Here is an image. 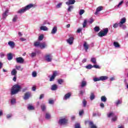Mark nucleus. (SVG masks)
<instances>
[{
  "mask_svg": "<svg viewBox=\"0 0 128 128\" xmlns=\"http://www.w3.org/2000/svg\"><path fill=\"white\" fill-rule=\"evenodd\" d=\"M83 114H84V110H81L79 112L80 116H82Z\"/></svg>",
  "mask_w": 128,
  "mask_h": 128,
  "instance_id": "680f3d73",
  "label": "nucleus"
},
{
  "mask_svg": "<svg viewBox=\"0 0 128 128\" xmlns=\"http://www.w3.org/2000/svg\"><path fill=\"white\" fill-rule=\"evenodd\" d=\"M122 4H124V0H122L120 2H119V4L118 5V8L119 6H122Z\"/></svg>",
  "mask_w": 128,
  "mask_h": 128,
  "instance_id": "052dcab7",
  "label": "nucleus"
},
{
  "mask_svg": "<svg viewBox=\"0 0 128 128\" xmlns=\"http://www.w3.org/2000/svg\"><path fill=\"white\" fill-rule=\"evenodd\" d=\"M74 38L73 36H71L66 40V42L69 44H74Z\"/></svg>",
  "mask_w": 128,
  "mask_h": 128,
  "instance_id": "9d476101",
  "label": "nucleus"
},
{
  "mask_svg": "<svg viewBox=\"0 0 128 128\" xmlns=\"http://www.w3.org/2000/svg\"><path fill=\"white\" fill-rule=\"evenodd\" d=\"M41 108L43 112H44L46 110V106L44 104H42L41 105Z\"/></svg>",
  "mask_w": 128,
  "mask_h": 128,
  "instance_id": "7c9ffc66",
  "label": "nucleus"
},
{
  "mask_svg": "<svg viewBox=\"0 0 128 128\" xmlns=\"http://www.w3.org/2000/svg\"><path fill=\"white\" fill-rule=\"evenodd\" d=\"M26 8H23L22 9H20L18 11V14H24V12H26Z\"/></svg>",
  "mask_w": 128,
  "mask_h": 128,
  "instance_id": "a211bd4d",
  "label": "nucleus"
},
{
  "mask_svg": "<svg viewBox=\"0 0 128 128\" xmlns=\"http://www.w3.org/2000/svg\"><path fill=\"white\" fill-rule=\"evenodd\" d=\"M52 76H54V77L56 78V76H58V72H56V71H54Z\"/></svg>",
  "mask_w": 128,
  "mask_h": 128,
  "instance_id": "37998d69",
  "label": "nucleus"
},
{
  "mask_svg": "<svg viewBox=\"0 0 128 128\" xmlns=\"http://www.w3.org/2000/svg\"><path fill=\"white\" fill-rule=\"evenodd\" d=\"M34 46H40V48H46L47 44L46 42H43L40 44L39 42H34Z\"/></svg>",
  "mask_w": 128,
  "mask_h": 128,
  "instance_id": "f03ea898",
  "label": "nucleus"
},
{
  "mask_svg": "<svg viewBox=\"0 0 128 128\" xmlns=\"http://www.w3.org/2000/svg\"><path fill=\"white\" fill-rule=\"evenodd\" d=\"M48 104H54V100H50L49 101H48Z\"/></svg>",
  "mask_w": 128,
  "mask_h": 128,
  "instance_id": "13d9d810",
  "label": "nucleus"
},
{
  "mask_svg": "<svg viewBox=\"0 0 128 128\" xmlns=\"http://www.w3.org/2000/svg\"><path fill=\"white\" fill-rule=\"evenodd\" d=\"M12 116V114H8L6 115V118H10Z\"/></svg>",
  "mask_w": 128,
  "mask_h": 128,
  "instance_id": "bf43d9fd",
  "label": "nucleus"
},
{
  "mask_svg": "<svg viewBox=\"0 0 128 128\" xmlns=\"http://www.w3.org/2000/svg\"><path fill=\"white\" fill-rule=\"evenodd\" d=\"M8 60H12V53H10L8 54Z\"/></svg>",
  "mask_w": 128,
  "mask_h": 128,
  "instance_id": "5701e85b",
  "label": "nucleus"
},
{
  "mask_svg": "<svg viewBox=\"0 0 128 128\" xmlns=\"http://www.w3.org/2000/svg\"><path fill=\"white\" fill-rule=\"evenodd\" d=\"M30 96H32V93H30V92H26L24 94V100H28V98H30Z\"/></svg>",
  "mask_w": 128,
  "mask_h": 128,
  "instance_id": "39448f33",
  "label": "nucleus"
},
{
  "mask_svg": "<svg viewBox=\"0 0 128 128\" xmlns=\"http://www.w3.org/2000/svg\"><path fill=\"white\" fill-rule=\"evenodd\" d=\"M126 18L124 17L121 18L120 22L118 23L119 26H120V28L122 27V24H126Z\"/></svg>",
  "mask_w": 128,
  "mask_h": 128,
  "instance_id": "20e7f679",
  "label": "nucleus"
},
{
  "mask_svg": "<svg viewBox=\"0 0 128 128\" xmlns=\"http://www.w3.org/2000/svg\"><path fill=\"white\" fill-rule=\"evenodd\" d=\"M44 96V94H41L40 96V100H42V98H43Z\"/></svg>",
  "mask_w": 128,
  "mask_h": 128,
  "instance_id": "0e129e2a",
  "label": "nucleus"
},
{
  "mask_svg": "<svg viewBox=\"0 0 128 128\" xmlns=\"http://www.w3.org/2000/svg\"><path fill=\"white\" fill-rule=\"evenodd\" d=\"M75 118H76V116H72V117H71V120H74Z\"/></svg>",
  "mask_w": 128,
  "mask_h": 128,
  "instance_id": "774afa93",
  "label": "nucleus"
},
{
  "mask_svg": "<svg viewBox=\"0 0 128 128\" xmlns=\"http://www.w3.org/2000/svg\"><path fill=\"white\" fill-rule=\"evenodd\" d=\"M16 20H18V16L15 15L14 16L13 19H12V22H16Z\"/></svg>",
  "mask_w": 128,
  "mask_h": 128,
  "instance_id": "f704fd0d",
  "label": "nucleus"
},
{
  "mask_svg": "<svg viewBox=\"0 0 128 128\" xmlns=\"http://www.w3.org/2000/svg\"><path fill=\"white\" fill-rule=\"evenodd\" d=\"M86 68L88 69V70H90V68H92L93 66L92 64H88V66H86Z\"/></svg>",
  "mask_w": 128,
  "mask_h": 128,
  "instance_id": "4c0bfd02",
  "label": "nucleus"
},
{
  "mask_svg": "<svg viewBox=\"0 0 128 128\" xmlns=\"http://www.w3.org/2000/svg\"><path fill=\"white\" fill-rule=\"evenodd\" d=\"M76 2V0H69L68 1L66 2V4L67 6H70V4H74Z\"/></svg>",
  "mask_w": 128,
  "mask_h": 128,
  "instance_id": "f8f14e48",
  "label": "nucleus"
},
{
  "mask_svg": "<svg viewBox=\"0 0 128 128\" xmlns=\"http://www.w3.org/2000/svg\"><path fill=\"white\" fill-rule=\"evenodd\" d=\"M108 78V76H100V80L104 82V80H106Z\"/></svg>",
  "mask_w": 128,
  "mask_h": 128,
  "instance_id": "aec40b11",
  "label": "nucleus"
},
{
  "mask_svg": "<svg viewBox=\"0 0 128 128\" xmlns=\"http://www.w3.org/2000/svg\"><path fill=\"white\" fill-rule=\"evenodd\" d=\"M8 44L12 48H14V46H16V44H14V42L12 41H9L8 42Z\"/></svg>",
  "mask_w": 128,
  "mask_h": 128,
  "instance_id": "4468645a",
  "label": "nucleus"
},
{
  "mask_svg": "<svg viewBox=\"0 0 128 128\" xmlns=\"http://www.w3.org/2000/svg\"><path fill=\"white\" fill-rule=\"evenodd\" d=\"M64 82V80L62 79H60L58 80V83L59 84H62Z\"/></svg>",
  "mask_w": 128,
  "mask_h": 128,
  "instance_id": "a18cd8bd",
  "label": "nucleus"
},
{
  "mask_svg": "<svg viewBox=\"0 0 128 128\" xmlns=\"http://www.w3.org/2000/svg\"><path fill=\"white\" fill-rule=\"evenodd\" d=\"M74 9V6H70L68 10V12H72V10Z\"/></svg>",
  "mask_w": 128,
  "mask_h": 128,
  "instance_id": "e433bc0d",
  "label": "nucleus"
},
{
  "mask_svg": "<svg viewBox=\"0 0 128 128\" xmlns=\"http://www.w3.org/2000/svg\"><path fill=\"white\" fill-rule=\"evenodd\" d=\"M26 38H20V40L21 41V42H26Z\"/></svg>",
  "mask_w": 128,
  "mask_h": 128,
  "instance_id": "69168bd1",
  "label": "nucleus"
},
{
  "mask_svg": "<svg viewBox=\"0 0 128 128\" xmlns=\"http://www.w3.org/2000/svg\"><path fill=\"white\" fill-rule=\"evenodd\" d=\"M82 104H83L84 106L86 107V100H84L82 101Z\"/></svg>",
  "mask_w": 128,
  "mask_h": 128,
  "instance_id": "8fccbe9b",
  "label": "nucleus"
},
{
  "mask_svg": "<svg viewBox=\"0 0 128 128\" xmlns=\"http://www.w3.org/2000/svg\"><path fill=\"white\" fill-rule=\"evenodd\" d=\"M116 114H114V112H110L107 114L108 118H112Z\"/></svg>",
  "mask_w": 128,
  "mask_h": 128,
  "instance_id": "412c9836",
  "label": "nucleus"
},
{
  "mask_svg": "<svg viewBox=\"0 0 128 128\" xmlns=\"http://www.w3.org/2000/svg\"><path fill=\"white\" fill-rule=\"evenodd\" d=\"M104 10V7L102 6H100L98 7L96 9V12H95L94 14H98L99 12H102Z\"/></svg>",
  "mask_w": 128,
  "mask_h": 128,
  "instance_id": "9b49d317",
  "label": "nucleus"
},
{
  "mask_svg": "<svg viewBox=\"0 0 128 128\" xmlns=\"http://www.w3.org/2000/svg\"><path fill=\"white\" fill-rule=\"evenodd\" d=\"M36 56V52H32L30 54V56L32 58H34Z\"/></svg>",
  "mask_w": 128,
  "mask_h": 128,
  "instance_id": "de8ad7c7",
  "label": "nucleus"
},
{
  "mask_svg": "<svg viewBox=\"0 0 128 128\" xmlns=\"http://www.w3.org/2000/svg\"><path fill=\"white\" fill-rule=\"evenodd\" d=\"M118 120V116H114L112 118V122H116Z\"/></svg>",
  "mask_w": 128,
  "mask_h": 128,
  "instance_id": "c756f323",
  "label": "nucleus"
},
{
  "mask_svg": "<svg viewBox=\"0 0 128 128\" xmlns=\"http://www.w3.org/2000/svg\"><path fill=\"white\" fill-rule=\"evenodd\" d=\"M93 68H100L98 65H96V64L94 65Z\"/></svg>",
  "mask_w": 128,
  "mask_h": 128,
  "instance_id": "4d7b16f0",
  "label": "nucleus"
},
{
  "mask_svg": "<svg viewBox=\"0 0 128 128\" xmlns=\"http://www.w3.org/2000/svg\"><path fill=\"white\" fill-rule=\"evenodd\" d=\"M84 10H80V16H82V14H84Z\"/></svg>",
  "mask_w": 128,
  "mask_h": 128,
  "instance_id": "09e8293b",
  "label": "nucleus"
},
{
  "mask_svg": "<svg viewBox=\"0 0 128 128\" xmlns=\"http://www.w3.org/2000/svg\"><path fill=\"white\" fill-rule=\"evenodd\" d=\"M32 76H33V78H36V72H32Z\"/></svg>",
  "mask_w": 128,
  "mask_h": 128,
  "instance_id": "603ef678",
  "label": "nucleus"
},
{
  "mask_svg": "<svg viewBox=\"0 0 128 128\" xmlns=\"http://www.w3.org/2000/svg\"><path fill=\"white\" fill-rule=\"evenodd\" d=\"M122 104V100H118L115 102V104L116 106H118L119 104Z\"/></svg>",
  "mask_w": 128,
  "mask_h": 128,
  "instance_id": "cd10ccee",
  "label": "nucleus"
},
{
  "mask_svg": "<svg viewBox=\"0 0 128 128\" xmlns=\"http://www.w3.org/2000/svg\"><path fill=\"white\" fill-rule=\"evenodd\" d=\"M93 80H94V82H100V77L95 78L93 79Z\"/></svg>",
  "mask_w": 128,
  "mask_h": 128,
  "instance_id": "58836bf2",
  "label": "nucleus"
},
{
  "mask_svg": "<svg viewBox=\"0 0 128 128\" xmlns=\"http://www.w3.org/2000/svg\"><path fill=\"white\" fill-rule=\"evenodd\" d=\"M58 32V26H54L52 28L50 34H56Z\"/></svg>",
  "mask_w": 128,
  "mask_h": 128,
  "instance_id": "6e6552de",
  "label": "nucleus"
},
{
  "mask_svg": "<svg viewBox=\"0 0 128 128\" xmlns=\"http://www.w3.org/2000/svg\"><path fill=\"white\" fill-rule=\"evenodd\" d=\"M96 98V96H94V94L92 92L91 93L90 96V100H94V98Z\"/></svg>",
  "mask_w": 128,
  "mask_h": 128,
  "instance_id": "a878e982",
  "label": "nucleus"
},
{
  "mask_svg": "<svg viewBox=\"0 0 128 128\" xmlns=\"http://www.w3.org/2000/svg\"><path fill=\"white\" fill-rule=\"evenodd\" d=\"M55 78H56V77L52 75V76L50 78V81L54 82Z\"/></svg>",
  "mask_w": 128,
  "mask_h": 128,
  "instance_id": "c03bdc74",
  "label": "nucleus"
},
{
  "mask_svg": "<svg viewBox=\"0 0 128 128\" xmlns=\"http://www.w3.org/2000/svg\"><path fill=\"white\" fill-rule=\"evenodd\" d=\"M11 104H16V99L12 98L11 100Z\"/></svg>",
  "mask_w": 128,
  "mask_h": 128,
  "instance_id": "3c124183",
  "label": "nucleus"
},
{
  "mask_svg": "<svg viewBox=\"0 0 128 128\" xmlns=\"http://www.w3.org/2000/svg\"><path fill=\"white\" fill-rule=\"evenodd\" d=\"M114 46H115V48H120V46L118 42H114Z\"/></svg>",
  "mask_w": 128,
  "mask_h": 128,
  "instance_id": "2f4dec72",
  "label": "nucleus"
},
{
  "mask_svg": "<svg viewBox=\"0 0 128 128\" xmlns=\"http://www.w3.org/2000/svg\"><path fill=\"white\" fill-rule=\"evenodd\" d=\"M40 30H44V32H48V28L46 26H41L40 27Z\"/></svg>",
  "mask_w": 128,
  "mask_h": 128,
  "instance_id": "f3484780",
  "label": "nucleus"
},
{
  "mask_svg": "<svg viewBox=\"0 0 128 128\" xmlns=\"http://www.w3.org/2000/svg\"><path fill=\"white\" fill-rule=\"evenodd\" d=\"M62 3H59L56 6V8H62Z\"/></svg>",
  "mask_w": 128,
  "mask_h": 128,
  "instance_id": "ea45409f",
  "label": "nucleus"
},
{
  "mask_svg": "<svg viewBox=\"0 0 128 128\" xmlns=\"http://www.w3.org/2000/svg\"><path fill=\"white\" fill-rule=\"evenodd\" d=\"M86 22H88V21L86 20H85L83 23V28H84L86 26Z\"/></svg>",
  "mask_w": 128,
  "mask_h": 128,
  "instance_id": "49530a36",
  "label": "nucleus"
},
{
  "mask_svg": "<svg viewBox=\"0 0 128 128\" xmlns=\"http://www.w3.org/2000/svg\"><path fill=\"white\" fill-rule=\"evenodd\" d=\"M16 62L18 64H24V60L22 57H18L16 58Z\"/></svg>",
  "mask_w": 128,
  "mask_h": 128,
  "instance_id": "0eeeda50",
  "label": "nucleus"
},
{
  "mask_svg": "<svg viewBox=\"0 0 128 128\" xmlns=\"http://www.w3.org/2000/svg\"><path fill=\"white\" fill-rule=\"evenodd\" d=\"M95 32H98L100 30V28L98 26H96L94 28Z\"/></svg>",
  "mask_w": 128,
  "mask_h": 128,
  "instance_id": "6e6d98bb",
  "label": "nucleus"
},
{
  "mask_svg": "<svg viewBox=\"0 0 128 128\" xmlns=\"http://www.w3.org/2000/svg\"><path fill=\"white\" fill-rule=\"evenodd\" d=\"M86 60H87L86 58L83 59L82 60V64H84V62H86Z\"/></svg>",
  "mask_w": 128,
  "mask_h": 128,
  "instance_id": "338daca9",
  "label": "nucleus"
},
{
  "mask_svg": "<svg viewBox=\"0 0 128 128\" xmlns=\"http://www.w3.org/2000/svg\"><path fill=\"white\" fill-rule=\"evenodd\" d=\"M86 86V81H82L81 82V88H84Z\"/></svg>",
  "mask_w": 128,
  "mask_h": 128,
  "instance_id": "393cba45",
  "label": "nucleus"
},
{
  "mask_svg": "<svg viewBox=\"0 0 128 128\" xmlns=\"http://www.w3.org/2000/svg\"><path fill=\"white\" fill-rule=\"evenodd\" d=\"M91 62L94 64H96V59L94 58H91Z\"/></svg>",
  "mask_w": 128,
  "mask_h": 128,
  "instance_id": "bb28decb",
  "label": "nucleus"
},
{
  "mask_svg": "<svg viewBox=\"0 0 128 128\" xmlns=\"http://www.w3.org/2000/svg\"><path fill=\"white\" fill-rule=\"evenodd\" d=\"M118 26V23H115L113 26V28H116Z\"/></svg>",
  "mask_w": 128,
  "mask_h": 128,
  "instance_id": "864d4df0",
  "label": "nucleus"
},
{
  "mask_svg": "<svg viewBox=\"0 0 128 128\" xmlns=\"http://www.w3.org/2000/svg\"><path fill=\"white\" fill-rule=\"evenodd\" d=\"M8 16V10H6L2 14V18L3 20H6V16Z\"/></svg>",
  "mask_w": 128,
  "mask_h": 128,
  "instance_id": "2eb2a0df",
  "label": "nucleus"
},
{
  "mask_svg": "<svg viewBox=\"0 0 128 128\" xmlns=\"http://www.w3.org/2000/svg\"><path fill=\"white\" fill-rule=\"evenodd\" d=\"M108 28H106L104 29L103 31L99 32V33H98V36L100 37L104 36L108 34Z\"/></svg>",
  "mask_w": 128,
  "mask_h": 128,
  "instance_id": "7ed1b4c3",
  "label": "nucleus"
},
{
  "mask_svg": "<svg viewBox=\"0 0 128 128\" xmlns=\"http://www.w3.org/2000/svg\"><path fill=\"white\" fill-rule=\"evenodd\" d=\"M75 128H80V124H75Z\"/></svg>",
  "mask_w": 128,
  "mask_h": 128,
  "instance_id": "5fc2aeb1",
  "label": "nucleus"
},
{
  "mask_svg": "<svg viewBox=\"0 0 128 128\" xmlns=\"http://www.w3.org/2000/svg\"><path fill=\"white\" fill-rule=\"evenodd\" d=\"M84 48H90L88 46V44L86 42L84 43Z\"/></svg>",
  "mask_w": 128,
  "mask_h": 128,
  "instance_id": "a19ab883",
  "label": "nucleus"
},
{
  "mask_svg": "<svg viewBox=\"0 0 128 128\" xmlns=\"http://www.w3.org/2000/svg\"><path fill=\"white\" fill-rule=\"evenodd\" d=\"M89 124L91 126V128H97L96 125L94 124V122H89Z\"/></svg>",
  "mask_w": 128,
  "mask_h": 128,
  "instance_id": "c85d7f7f",
  "label": "nucleus"
},
{
  "mask_svg": "<svg viewBox=\"0 0 128 128\" xmlns=\"http://www.w3.org/2000/svg\"><path fill=\"white\" fill-rule=\"evenodd\" d=\"M45 60L46 62H50L52 60V56L50 54H47L45 56Z\"/></svg>",
  "mask_w": 128,
  "mask_h": 128,
  "instance_id": "423d86ee",
  "label": "nucleus"
},
{
  "mask_svg": "<svg viewBox=\"0 0 128 128\" xmlns=\"http://www.w3.org/2000/svg\"><path fill=\"white\" fill-rule=\"evenodd\" d=\"M16 68L17 70H20L21 72H22L24 68H22V66H16Z\"/></svg>",
  "mask_w": 128,
  "mask_h": 128,
  "instance_id": "b1692460",
  "label": "nucleus"
},
{
  "mask_svg": "<svg viewBox=\"0 0 128 128\" xmlns=\"http://www.w3.org/2000/svg\"><path fill=\"white\" fill-rule=\"evenodd\" d=\"M70 96H72V93H67L64 96L63 100H68V98H70Z\"/></svg>",
  "mask_w": 128,
  "mask_h": 128,
  "instance_id": "1a4fd4ad",
  "label": "nucleus"
},
{
  "mask_svg": "<svg viewBox=\"0 0 128 128\" xmlns=\"http://www.w3.org/2000/svg\"><path fill=\"white\" fill-rule=\"evenodd\" d=\"M66 120L64 118L60 119L59 120V124H66Z\"/></svg>",
  "mask_w": 128,
  "mask_h": 128,
  "instance_id": "ddd939ff",
  "label": "nucleus"
},
{
  "mask_svg": "<svg viewBox=\"0 0 128 128\" xmlns=\"http://www.w3.org/2000/svg\"><path fill=\"white\" fill-rule=\"evenodd\" d=\"M16 74H18V72L16 71V69H13L12 70L11 72V74L12 76H16Z\"/></svg>",
  "mask_w": 128,
  "mask_h": 128,
  "instance_id": "4be33fe9",
  "label": "nucleus"
},
{
  "mask_svg": "<svg viewBox=\"0 0 128 128\" xmlns=\"http://www.w3.org/2000/svg\"><path fill=\"white\" fill-rule=\"evenodd\" d=\"M101 100L104 102H106V96H102L101 97Z\"/></svg>",
  "mask_w": 128,
  "mask_h": 128,
  "instance_id": "473e14b6",
  "label": "nucleus"
},
{
  "mask_svg": "<svg viewBox=\"0 0 128 128\" xmlns=\"http://www.w3.org/2000/svg\"><path fill=\"white\" fill-rule=\"evenodd\" d=\"M22 87L18 84L14 85L11 89V94H16L18 92H20Z\"/></svg>",
  "mask_w": 128,
  "mask_h": 128,
  "instance_id": "f257e3e1",
  "label": "nucleus"
},
{
  "mask_svg": "<svg viewBox=\"0 0 128 128\" xmlns=\"http://www.w3.org/2000/svg\"><path fill=\"white\" fill-rule=\"evenodd\" d=\"M52 90H58V85L54 84L51 87Z\"/></svg>",
  "mask_w": 128,
  "mask_h": 128,
  "instance_id": "6ab92c4d",
  "label": "nucleus"
},
{
  "mask_svg": "<svg viewBox=\"0 0 128 128\" xmlns=\"http://www.w3.org/2000/svg\"><path fill=\"white\" fill-rule=\"evenodd\" d=\"M28 108L29 110H34V108L32 105H28Z\"/></svg>",
  "mask_w": 128,
  "mask_h": 128,
  "instance_id": "72a5a7b5",
  "label": "nucleus"
},
{
  "mask_svg": "<svg viewBox=\"0 0 128 128\" xmlns=\"http://www.w3.org/2000/svg\"><path fill=\"white\" fill-rule=\"evenodd\" d=\"M39 40H44V34H41L38 37Z\"/></svg>",
  "mask_w": 128,
  "mask_h": 128,
  "instance_id": "79ce46f5",
  "label": "nucleus"
},
{
  "mask_svg": "<svg viewBox=\"0 0 128 128\" xmlns=\"http://www.w3.org/2000/svg\"><path fill=\"white\" fill-rule=\"evenodd\" d=\"M100 106L102 108H104V103H100Z\"/></svg>",
  "mask_w": 128,
  "mask_h": 128,
  "instance_id": "e2e57ef3",
  "label": "nucleus"
},
{
  "mask_svg": "<svg viewBox=\"0 0 128 128\" xmlns=\"http://www.w3.org/2000/svg\"><path fill=\"white\" fill-rule=\"evenodd\" d=\"M46 120H50V114L48 113H46Z\"/></svg>",
  "mask_w": 128,
  "mask_h": 128,
  "instance_id": "c9c22d12",
  "label": "nucleus"
},
{
  "mask_svg": "<svg viewBox=\"0 0 128 128\" xmlns=\"http://www.w3.org/2000/svg\"><path fill=\"white\" fill-rule=\"evenodd\" d=\"M33 6H34L33 4H29L24 8H25V10L26 11V10H30V8H32Z\"/></svg>",
  "mask_w": 128,
  "mask_h": 128,
  "instance_id": "dca6fc26",
  "label": "nucleus"
}]
</instances>
